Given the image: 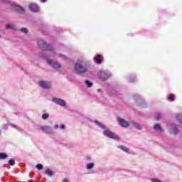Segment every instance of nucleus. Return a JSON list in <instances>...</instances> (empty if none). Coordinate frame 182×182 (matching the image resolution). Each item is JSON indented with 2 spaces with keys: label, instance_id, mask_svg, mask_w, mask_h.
<instances>
[{
  "label": "nucleus",
  "instance_id": "1",
  "mask_svg": "<svg viewBox=\"0 0 182 182\" xmlns=\"http://www.w3.org/2000/svg\"><path fill=\"white\" fill-rule=\"evenodd\" d=\"M37 43L40 49L46 50L47 55H49L50 57L55 56V49L53 47L46 44V43L42 38H38Z\"/></svg>",
  "mask_w": 182,
  "mask_h": 182
},
{
  "label": "nucleus",
  "instance_id": "2",
  "mask_svg": "<svg viewBox=\"0 0 182 182\" xmlns=\"http://www.w3.org/2000/svg\"><path fill=\"white\" fill-rule=\"evenodd\" d=\"M85 63L81 60H77V63L75 65L74 70L75 73H85V72H87V68H86L85 65Z\"/></svg>",
  "mask_w": 182,
  "mask_h": 182
},
{
  "label": "nucleus",
  "instance_id": "3",
  "mask_svg": "<svg viewBox=\"0 0 182 182\" xmlns=\"http://www.w3.org/2000/svg\"><path fill=\"white\" fill-rule=\"evenodd\" d=\"M104 136L108 137L109 139H112L113 140H120V136L115 133L112 132L109 129H105L103 132Z\"/></svg>",
  "mask_w": 182,
  "mask_h": 182
},
{
  "label": "nucleus",
  "instance_id": "4",
  "mask_svg": "<svg viewBox=\"0 0 182 182\" xmlns=\"http://www.w3.org/2000/svg\"><path fill=\"white\" fill-rule=\"evenodd\" d=\"M46 58H47V63H48V65H50V66L53 68V69L59 70V69H60V68H62V65H60V63L49 59L48 58L49 55L46 56Z\"/></svg>",
  "mask_w": 182,
  "mask_h": 182
},
{
  "label": "nucleus",
  "instance_id": "5",
  "mask_svg": "<svg viewBox=\"0 0 182 182\" xmlns=\"http://www.w3.org/2000/svg\"><path fill=\"white\" fill-rule=\"evenodd\" d=\"M98 76L101 80H107L112 76V74L109 71L102 70L98 73Z\"/></svg>",
  "mask_w": 182,
  "mask_h": 182
},
{
  "label": "nucleus",
  "instance_id": "6",
  "mask_svg": "<svg viewBox=\"0 0 182 182\" xmlns=\"http://www.w3.org/2000/svg\"><path fill=\"white\" fill-rule=\"evenodd\" d=\"M168 132L171 134L176 136L180 133V131L178 130V128H177V125H176V124H171L168 127Z\"/></svg>",
  "mask_w": 182,
  "mask_h": 182
},
{
  "label": "nucleus",
  "instance_id": "7",
  "mask_svg": "<svg viewBox=\"0 0 182 182\" xmlns=\"http://www.w3.org/2000/svg\"><path fill=\"white\" fill-rule=\"evenodd\" d=\"M117 122L119 126H121V127H124L125 129L129 127L130 125V122L126 121L125 119L121 117L117 118Z\"/></svg>",
  "mask_w": 182,
  "mask_h": 182
},
{
  "label": "nucleus",
  "instance_id": "8",
  "mask_svg": "<svg viewBox=\"0 0 182 182\" xmlns=\"http://www.w3.org/2000/svg\"><path fill=\"white\" fill-rule=\"evenodd\" d=\"M53 103L55 105H58V106H61L62 107H66V101L60 98H53Z\"/></svg>",
  "mask_w": 182,
  "mask_h": 182
},
{
  "label": "nucleus",
  "instance_id": "9",
  "mask_svg": "<svg viewBox=\"0 0 182 182\" xmlns=\"http://www.w3.org/2000/svg\"><path fill=\"white\" fill-rule=\"evenodd\" d=\"M11 8L14 11H16L18 14H25V9L16 4H12Z\"/></svg>",
  "mask_w": 182,
  "mask_h": 182
},
{
  "label": "nucleus",
  "instance_id": "10",
  "mask_svg": "<svg viewBox=\"0 0 182 182\" xmlns=\"http://www.w3.org/2000/svg\"><path fill=\"white\" fill-rule=\"evenodd\" d=\"M38 85L40 87H42L43 89H50L52 86L50 82L48 81H43V80L38 82Z\"/></svg>",
  "mask_w": 182,
  "mask_h": 182
},
{
  "label": "nucleus",
  "instance_id": "11",
  "mask_svg": "<svg viewBox=\"0 0 182 182\" xmlns=\"http://www.w3.org/2000/svg\"><path fill=\"white\" fill-rule=\"evenodd\" d=\"M153 129L159 134L164 133V129H163V127H161V125H160V124H154Z\"/></svg>",
  "mask_w": 182,
  "mask_h": 182
},
{
  "label": "nucleus",
  "instance_id": "12",
  "mask_svg": "<svg viewBox=\"0 0 182 182\" xmlns=\"http://www.w3.org/2000/svg\"><path fill=\"white\" fill-rule=\"evenodd\" d=\"M40 129L42 130V132H43V133H47L48 134L52 133V128L48 125L41 126Z\"/></svg>",
  "mask_w": 182,
  "mask_h": 182
},
{
  "label": "nucleus",
  "instance_id": "13",
  "mask_svg": "<svg viewBox=\"0 0 182 182\" xmlns=\"http://www.w3.org/2000/svg\"><path fill=\"white\" fill-rule=\"evenodd\" d=\"M30 11L31 12H38L39 11V7L38 6V4L33 3L29 4L28 6Z\"/></svg>",
  "mask_w": 182,
  "mask_h": 182
},
{
  "label": "nucleus",
  "instance_id": "14",
  "mask_svg": "<svg viewBox=\"0 0 182 182\" xmlns=\"http://www.w3.org/2000/svg\"><path fill=\"white\" fill-rule=\"evenodd\" d=\"M130 126H133V127H134L137 130H141L143 129V127H141V125H140V124H138L133 121L130 122Z\"/></svg>",
  "mask_w": 182,
  "mask_h": 182
},
{
  "label": "nucleus",
  "instance_id": "15",
  "mask_svg": "<svg viewBox=\"0 0 182 182\" xmlns=\"http://www.w3.org/2000/svg\"><path fill=\"white\" fill-rule=\"evenodd\" d=\"M6 29L8 31L9 29H11V31H16V25L14 23L11 24H6Z\"/></svg>",
  "mask_w": 182,
  "mask_h": 182
},
{
  "label": "nucleus",
  "instance_id": "16",
  "mask_svg": "<svg viewBox=\"0 0 182 182\" xmlns=\"http://www.w3.org/2000/svg\"><path fill=\"white\" fill-rule=\"evenodd\" d=\"M94 60L97 63L98 65H100L102 63V55H98L97 56L94 57Z\"/></svg>",
  "mask_w": 182,
  "mask_h": 182
},
{
  "label": "nucleus",
  "instance_id": "17",
  "mask_svg": "<svg viewBox=\"0 0 182 182\" xmlns=\"http://www.w3.org/2000/svg\"><path fill=\"white\" fill-rule=\"evenodd\" d=\"M95 167V163H89L86 164V169L87 170H92V168H94Z\"/></svg>",
  "mask_w": 182,
  "mask_h": 182
},
{
  "label": "nucleus",
  "instance_id": "18",
  "mask_svg": "<svg viewBox=\"0 0 182 182\" xmlns=\"http://www.w3.org/2000/svg\"><path fill=\"white\" fill-rule=\"evenodd\" d=\"M94 123L99 127H101V129H106V127L103 124L99 122V121H94Z\"/></svg>",
  "mask_w": 182,
  "mask_h": 182
},
{
  "label": "nucleus",
  "instance_id": "19",
  "mask_svg": "<svg viewBox=\"0 0 182 182\" xmlns=\"http://www.w3.org/2000/svg\"><path fill=\"white\" fill-rule=\"evenodd\" d=\"M154 117H155V119H157L159 120V119H161V117H163V114L160 112H157L155 114Z\"/></svg>",
  "mask_w": 182,
  "mask_h": 182
},
{
  "label": "nucleus",
  "instance_id": "20",
  "mask_svg": "<svg viewBox=\"0 0 182 182\" xmlns=\"http://www.w3.org/2000/svg\"><path fill=\"white\" fill-rule=\"evenodd\" d=\"M46 174H47V176H49V177H52V176H53V171H52V170L50 169H47L46 171Z\"/></svg>",
  "mask_w": 182,
  "mask_h": 182
},
{
  "label": "nucleus",
  "instance_id": "21",
  "mask_svg": "<svg viewBox=\"0 0 182 182\" xmlns=\"http://www.w3.org/2000/svg\"><path fill=\"white\" fill-rule=\"evenodd\" d=\"M119 149L122 150V151H125V153H127V151H129V148H127V147H126L124 146H119Z\"/></svg>",
  "mask_w": 182,
  "mask_h": 182
},
{
  "label": "nucleus",
  "instance_id": "22",
  "mask_svg": "<svg viewBox=\"0 0 182 182\" xmlns=\"http://www.w3.org/2000/svg\"><path fill=\"white\" fill-rule=\"evenodd\" d=\"M8 157V155L5 153H0V160H5Z\"/></svg>",
  "mask_w": 182,
  "mask_h": 182
},
{
  "label": "nucleus",
  "instance_id": "23",
  "mask_svg": "<svg viewBox=\"0 0 182 182\" xmlns=\"http://www.w3.org/2000/svg\"><path fill=\"white\" fill-rule=\"evenodd\" d=\"M87 87H92V85H93L90 80H85V82Z\"/></svg>",
  "mask_w": 182,
  "mask_h": 182
},
{
  "label": "nucleus",
  "instance_id": "24",
  "mask_svg": "<svg viewBox=\"0 0 182 182\" xmlns=\"http://www.w3.org/2000/svg\"><path fill=\"white\" fill-rule=\"evenodd\" d=\"M42 119H43V120H46L47 119H49V114H43Z\"/></svg>",
  "mask_w": 182,
  "mask_h": 182
},
{
  "label": "nucleus",
  "instance_id": "25",
  "mask_svg": "<svg viewBox=\"0 0 182 182\" xmlns=\"http://www.w3.org/2000/svg\"><path fill=\"white\" fill-rule=\"evenodd\" d=\"M168 100H171V102H173V100H174V95L171 94L168 97Z\"/></svg>",
  "mask_w": 182,
  "mask_h": 182
},
{
  "label": "nucleus",
  "instance_id": "26",
  "mask_svg": "<svg viewBox=\"0 0 182 182\" xmlns=\"http://www.w3.org/2000/svg\"><path fill=\"white\" fill-rule=\"evenodd\" d=\"M137 97H139V100H137V102H138V103L140 105V106H141V107H145V106L143 105V104H141V102H140V100H141V99L140 98V96L137 95Z\"/></svg>",
  "mask_w": 182,
  "mask_h": 182
},
{
  "label": "nucleus",
  "instance_id": "27",
  "mask_svg": "<svg viewBox=\"0 0 182 182\" xmlns=\"http://www.w3.org/2000/svg\"><path fill=\"white\" fill-rule=\"evenodd\" d=\"M36 169L37 170H42V168H43V165H42V164H38V165H36Z\"/></svg>",
  "mask_w": 182,
  "mask_h": 182
},
{
  "label": "nucleus",
  "instance_id": "28",
  "mask_svg": "<svg viewBox=\"0 0 182 182\" xmlns=\"http://www.w3.org/2000/svg\"><path fill=\"white\" fill-rule=\"evenodd\" d=\"M21 32H22L23 33H26V34L28 33V32L27 28H23L21 29Z\"/></svg>",
  "mask_w": 182,
  "mask_h": 182
},
{
  "label": "nucleus",
  "instance_id": "29",
  "mask_svg": "<svg viewBox=\"0 0 182 182\" xmlns=\"http://www.w3.org/2000/svg\"><path fill=\"white\" fill-rule=\"evenodd\" d=\"M9 164L10 166H14L15 164V161L14 159L9 160Z\"/></svg>",
  "mask_w": 182,
  "mask_h": 182
},
{
  "label": "nucleus",
  "instance_id": "30",
  "mask_svg": "<svg viewBox=\"0 0 182 182\" xmlns=\"http://www.w3.org/2000/svg\"><path fill=\"white\" fill-rule=\"evenodd\" d=\"M9 126H11L13 129H18V127L14 124H9Z\"/></svg>",
  "mask_w": 182,
  "mask_h": 182
},
{
  "label": "nucleus",
  "instance_id": "31",
  "mask_svg": "<svg viewBox=\"0 0 182 182\" xmlns=\"http://www.w3.org/2000/svg\"><path fill=\"white\" fill-rule=\"evenodd\" d=\"M59 56L60 58H62V59H64V60L68 59V57H66V55H65L60 54Z\"/></svg>",
  "mask_w": 182,
  "mask_h": 182
},
{
  "label": "nucleus",
  "instance_id": "32",
  "mask_svg": "<svg viewBox=\"0 0 182 182\" xmlns=\"http://www.w3.org/2000/svg\"><path fill=\"white\" fill-rule=\"evenodd\" d=\"M60 129H61L62 130H64V129H65V125H63V124H60Z\"/></svg>",
  "mask_w": 182,
  "mask_h": 182
},
{
  "label": "nucleus",
  "instance_id": "33",
  "mask_svg": "<svg viewBox=\"0 0 182 182\" xmlns=\"http://www.w3.org/2000/svg\"><path fill=\"white\" fill-rule=\"evenodd\" d=\"M58 128H59V125L58 124L54 125V129H58Z\"/></svg>",
  "mask_w": 182,
  "mask_h": 182
},
{
  "label": "nucleus",
  "instance_id": "34",
  "mask_svg": "<svg viewBox=\"0 0 182 182\" xmlns=\"http://www.w3.org/2000/svg\"><path fill=\"white\" fill-rule=\"evenodd\" d=\"M63 182H69V180L65 178V179L63 180Z\"/></svg>",
  "mask_w": 182,
  "mask_h": 182
},
{
  "label": "nucleus",
  "instance_id": "35",
  "mask_svg": "<svg viewBox=\"0 0 182 182\" xmlns=\"http://www.w3.org/2000/svg\"><path fill=\"white\" fill-rule=\"evenodd\" d=\"M2 134V130L0 129V136Z\"/></svg>",
  "mask_w": 182,
  "mask_h": 182
},
{
  "label": "nucleus",
  "instance_id": "36",
  "mask_svg": "<svg viewBox=\"0 0 182 182\" xmlns=\"http://www.w3.org/2000/svg\"><path fill=\"white\" fill-rule=\"evenodd\" d=\"M42 2H46V0H41Z\"/></svg>",
  "mask_w": 182,
  "mask_h": 182
},
{
  "label": "nucleus",
  "instance_id": "37",
  "mask_svg": "<svg viewBox=\"0 0 182 182\" xmlns=\"http://www.w3.org/2000/svg\"><path fill=\"white\" fill-rule=\"evenodd\" d=\"M129 82H134V80H129Z\"/></svg>",
  "mask_w": 182,
  "mask_h": 182
},
{
  "label": "nucleus",
  "instance_id": "38",
  "mask_svg": "<svg viewBox=\"0 0 182 182\" xmlns=\"http://www.w3.org/2000/svg\"><path fill=\"white\" fill-rule=\"evenodd\" d=\"M28 182H32V180H29Z\"/></svg>",
  "mask_w": 182,
  "mask_h": 182
},
{
  "label": "nucleus",
  "instance_id": "39",
  "mask_svg": "<svg viewBox=\"0 0 182 182\" xmlns=\"http://www.w3.org/2000/svg\"><path fill=\"white\" fill-rule=\"evenodd\" d=\"M2 38V36L0 35V38Z\"/></svg>",
  "mask_w": 182,
  "mask_h": 182
}]
</instances>
